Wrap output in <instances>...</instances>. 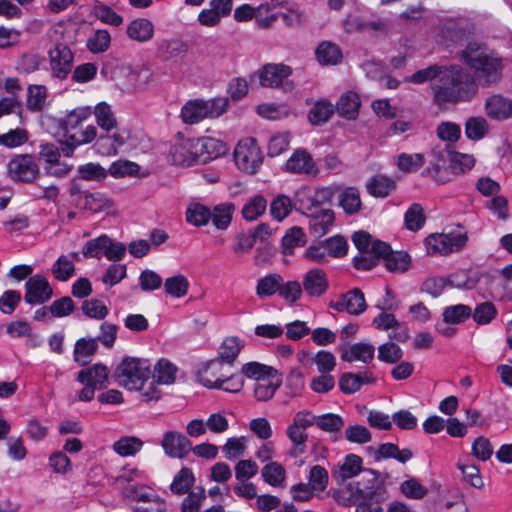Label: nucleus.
Listing matches in <instances>:
<instances>
[{"label": "nucleus", "mask_w": 512, "mask_h": 512, "mask_svg": "<svg viewBox=\"0 0 512 512\" xmlns=\"http://www.w3.org/2000/svg\"><path fill=\"white\" fill-rule=\"evenodd\" d=\"M158 49L166 59H175L184 56L187 53L188 46L181 40L170 39L162 40Z\"/></svg>", "instance_id": "nucleus-49"}, {"label": "nucleus", "mask_w": 512, "mask_h": 512, "mask_svg": "<svg viewBox=\"0 0 512 512\" xmlns=\"http://www.w3.org/2000/svg\"><path fill=\"white\" fill-rule=\"evenodd\" d=\"M261 474L265 482L271 486H279L284 481L286 473L281 464L271 462L262 468Z\"/></svg>", "instance_id": "nucleus-57"}, {"label": "nucleus", "mask_w": 512, "mask_h": 512, "mask_svg": "<svg viewBox=\"0 0 512 512\" xmlns=\"http://www.w3.org/2000/svg\"><path fill=\"white\" fill-rule=\"evenodd\" d=\"M154 25L145 18H138L130 22L127 27V35L137 42H147L152 39Z\"/></svg>", "instance_id": "nucleus-26"}, {"label": "nucleus", "mask_w": 512, "mask_h": 512, "mask_svg": "<svg viewBox=\"0 0 512 512\" xmlns=\"http://www.w3.org/2000/svg\"><path fill=\"white\" fill-rule=\"evenodd\" d=\"M26 293L24 296L28 304H43L47 302L53 294V290L44 276L34 275L29 277L25 283Z\"/></svg>", "instance_id": "nucleus-12"}, {"label": "nucleus", "mask_w": 512, "mask_h": 512, "mask_svg": "<svg viewBox=\"0 0 512 512\" xmlns=\"http://www.w3.org/2000/svg\"><path fill=\"white\" fill-rule=\"evenodd\" d=\"M240 375L259 382L266 378H275L277 370L259 362H249L242 366Z\"/></svg>", "instance_id": "nucleus-33"}, {"label": "nucleus", "mask_w": 512, "mask_h": 512, "mask_svg": "<svg viewBox=\"0 0 512 512\" xmlns=\"http://www.w3.org/2000/svg\"><path fill=\"white\" fill-rule=\"evenodd\" d=\"M220 367L221 362L219 360H211L207 364V367L203 371L199 372L200 382L207 388L222 389L231 393L239 392L244 385L243 376L236 374L225 378L217 377L213 379V377H215V373L218 372Z\"/></svg>", "instance_id": "nucleus-7"}, {"label": "nucleus", "mask_w": 512, "mask_h": 512, "mask_svg": "<svg viewBox=\"0 0 512 512\" xmlns=\"http://www.w3.org/2000/svg\"><path fill=\"white\" fill-rule=\"evenodd\" d=\"M195 477L190 468L183 467L175 476L170 485V490L177 495L190 492L194 485Z\"/></svg>", "instance_id": "nucleus-38"}, {"label": "nucleus", "mask_w": 512, "mask_h": 512, "mask_svg": "<svg viewBox=\"0 0 512 512\" xmlns=\"http://www.w3.org/2000/svg\"><path fill=\"white\" fill-rule=\"evenodd\" d=\"M288 171L297 174L316 175L318 169L311 155L305 150H297L286 162Z\"/></svg>", "instance_id": "nucleus-21"}, {"label": "nucleus", "mask_w": 512, "mask_h": 512, "mask_svg": "<svg viewBox=\"0 0 512 512\" xmlns=\"http://www.w3.org/2000/svg\"><path fill=\"white\" fill-rule=\"evenodd\" d=\"M211 217L212 213L210 209L200 203L190 204L186 211L187 222L196 227L206 225Z\"/></svg>", "instance_id": "nucleus-41"}, {"label": "nucleus", "mask_w": 512, "mask_h": 512, "mask_svg": "<svg viewBox=\"0 0 512 512\" xmlns=\"http://www.w3.org/2000/svg\"><path fill=\"white\" fill-rule=\"evenodd\" d=\"M263 159L262 151L254 138L240 140L234 149L236 166L247 174H256L263 163Z\"/></svg>", "instance_id": "nucleus-6"}, {"label": "nucleus", "mask_w": 512, "mask_h": 512, "mask_svg": "<svg viewBox=\"0 0 512 512\" xmlns=\"http://www.w3.org/2000/svg\"><path fill=\"white\" fill-rule=\"evenodd\" d=\"M316 57L322 65H337L341 62L343 56L337 44L324 41L318 45Z\"/></svg>", "instance_id": "nucleus-28"}, {"label": "nucleus", "mask_w": 512, "mask_h": 512, "mask_svg": "<svg viewBox=\"0 0 512 512\" xmlns=\"http://www.w3.org/2000/svg\"><path fill=\"white\" fill-rule=\"evenodd\" d=\"M191 446V441L180 432L168 431L163 436L162 447L170 457H185L191 451Z\"/></svg>", "instance_id": "nucleus-16"}, {"label": "nucleus", "mask_w": 512, "mask_h": 512, "mask_svg": "<svg viewBox=\"0 0 512 512\" xmlns=\"http://www.w3.org/2000/svg\"><path fill=\"white\" fill-rule=\"evenodd\" d=\"M273 379L274 378H266L256 384L254 395L258 401H268L274 396L275 392L280 387L281 380L277 379L273 381Z\"/></svg>", "instance_id": "nucleus-56"}, {"label": "nucleus", "mask_w": 512, "mask_h": 512, "mask_svg": "<svg viewBox=\"0 0 512 512\" xmlns=\"http://www.w3.org/2000/svg\"><path fill=\"white\" fill-rule=\"evenodd\" d=\"M402 357V349L394 342H387L378 347V359L380 361L393 364Z\"/></svg>", "instance_id": "nucleus-61"}, {"label": "nucleus", "mask_w": 512, "mask_h": 512, "mask_svg": "<svg viewBox=\"0 0 512 512\" xmlns=\"http://www.w3.org/2000/svg\"><path fill=\"white\" fill-rule=\"evenodd\" d=\"M267 208V201L263 196L257 195L250 198L242 208V216L247 221L258 219Z\"/></svg>", "instance_id": "nucleus-43"}, {"label": "nucleus", "mask_w": 512, "mask_h": 512, "mask_svg": "<svg viewBox=\"0 0 512 512\" xmlns=\"http://www.w3.org/2000/svg\"><path fill=\"white\" fill-rule=\"evenodd\" d=\"M360 107L359 96L354 92L343 94L336 104L337 113L346 119H355Z\"/></svg>", "instance_id": "nucleus-27"}, {"label": "nucleus", "mask_w": 512, "mask_h": 512, "mask_svg": "<svg viewBox=\"0 0 512 512\" xmlns=\"http://www.w3.org/2000/svg\"><path fill=\"white\" fill-rule=\"evenodd\" d=\"M98 349L97 339L81 338L77 340L74 348V360L81 365H87L90 362L91 357L95 354Z\"/></svg>", "instance_id": "nucleus-34"}, {"label": "nucleus", "mask_w": 512, "mask_h": 512, "mask_svg": "<svg viewBox=\"0 0 512 512\" xmlns=\"http://www.w3.org/2000/svg\"><path fill=\"white\" fill-rule=\"evenodd\" d=\"M287 437L293 443L291 455L298 456L306 451L307 432L296 425L290 424L286 431Z\"/></svg>", "instance_id": "nucleus-45"}, {"label": "nucleus", "mask_w": 512, "mask_h": 512, "mask_svg": "<svg viewBox=\"0 0 512 512\" xmlns=\"http://www.w3.org/2000/svg\"><path fill=\"white\" fill-rule=\"evenodd\" d=\"M389 251V245L382 241H374L370 250H364L353 258L357 270H370L377 266L383 255Z\"/></svg>", "instance_id": "nucleus-15"}, {"label": "nucleus", "mask_w": 512, "mask_h": 512, "mask_svg": "<svg viewBox=\"0 0 512 512\" xmlns=\"http://www.w3.org/2000/svg\"><path fill=\"white\" fill-rule=\"evenodd\" d=\"M477 83L473 76L458 65L444 66L441 77L433 86L437 104L469 101L477 93Z\"/></svg>", "instance_id": "nucleus-1"}, {"label": "nucleus", "mask_w": 512, "mask_h": 512, "mask_svg": "<svg viewBox=\"0 0 512 512\" xmlns=\"http://www.w3.org/2000/svg\"><path fill=\"white\" fill-rule=\"evenodd\" d=\"M164 287L167 294L180 298L187 294L189 283L185 276L176 275L167 278Z\"/></svg>", "instance_id": "nucleus-59"}, {"label": "nucleus", "mask_w": 512, "mask_h": 512, "mask_svg": "<svg viewBox=\"0 0 512 512\" xmlns=\"http://www.w3.org/2000/svg\"><path fill=\"white\" fill-rule=\"evenodd\" d=\"M308 217L310 232L315 237L326 234L334 221V213L329 208L309 211Z\"/></svg>", "instance_id": "nucleus-20"}, {"label": "nucleus", "mask_w": 512, "mask_h": 512, "mask_svg": "<svg viewBox=\"0 0 512 512\" xmlns=\"http://www.w3.org/2000/svg\"><path fill=\"white\" fill-rule=\"evenodd\" d=\"M234 204L223 203L214 207L212 213V220L215 227L219 230H225L231 223L232 215L234 212Z\"/></svg>", "instance_id": "nucleus-42"}, {"label": "nucleus", "mask_w": 512, "mask_h": 512, "mask_svg": "<svg viewBox=\"0 0 512 512\" xmlns=\"http://www.w3.org/2000/svg\"><path fill=\"white\" fill-rule=\"evenodd\" d=\"M462 58L474 70L475 82L482 86H490L500 81L502 61L490 53L486 47L475 42L469 43L462 51Z\"/></svg>", "instance_id": "nucleus-2"}, {"label": "nucleus", "mask_w": 512, "mask_h": 512, "mask_svg": "<svg viewBox=\"0 0 512 512\" xmlns=\"http://www.w3.org/2000/svg\"><path fill=\"white\" fill-rule=\"evenodd\" d=\"M77 380L80 383H89L99 390L104 389L108 385V369L105 365L95 364L79 371Z\"/></svg>", "instance_id": "nucleus-22"}, {"label": "nucleus", "mask_w": 512, "mask_h": 512, "mask_svg": "<svg viewBox=\"0 0 512 512\" xmlns=\"http://www.w3.org/2000/svg\"><path fill=\"white\" fill-rule=\"evenodd\" d=\"M362 458L355 454H349L344 462L335 467L332 471V477L338 484L343 483L349 478L356 476L361 471Z\"/></svg>", "instance_id": "nucleus-24"}, {"label": "nucleus", "mask_w": 512, "mask_h": 512, "mask_svg": "<svg viewBox=\"0 0 512 512\" xmlns=\"http://www.w3.org/2000/svg\"><path fill=\"white\" fill-rule=\"evenodd\" d=\"M95 115L97 125L106 132H110L117 126L116 117L111 109V106L106 102L97 104L92 110Z\"/></svg>", "instance_id": "nucleus-31"}, {"label": "nucleus", "mask_w": 512, "mask_h": 512, "mask_svg": "<svg viewBox=\"0 0 512 512\" xmlns=\"http://www.w3.org/2000/svg\"><path fill=\"white\" fill-rule=\"evenodd\" d=\"M115 376L119 384L127 389H140L150 376V364L145 359L124 358L117 366Z\"/></svg>", "instance_id": "nucleus-4"}, {"label": "nucleus", "mask_w": 512, "mask_h": 512, "mask_svg": "<svg viewBox=\"0 0 512 512\" xmlns=\"http://www.w3.org/2000/svg\"><path fill=\"white\" fill-rule=\"evenodd\" d=\"M91 114V107H77L68 112L65 117L60 120V127L67 133L70 130L77 128L82 122L87 120Z\"/></svg>", "instance_id": "nucleus-32"}, {"label": "nucleus", "mask_w": 512, "mask_h": 512, "mask_svg": "<svg viewBox=\"0 0 512 512\" xmlns=\"http://www.w3.org/2000/svg\"><path fill=\"white\" fill-rule=\"evenodd\" d=\"M47 88L43 85H29L27 89V109L32 112H40L46 106Z\"/></svg>", "instance_id": "nucleus-35"}, {"label": "nucleus", "mask_w": 512, "mask_h": 512, "mask_svg": "<svg viewBox=\"0 0 512 512\" xmlns=\"http://www.w3.org/2000/svg\"><path fill=\"white\" fill-rule=\"evenodd\" d=\"M206 499V491L203 487H196L194 490L187 493V496L182 500L180 511L181 512H200L203 501Z\"/></svg>", "instance_id": "nucleus-46"}, {"label": "nucleus", "mask_w": 512, "mask_h": 512, "mask_svg": "<svg viewBox=\"0 0 512 512\" xmlns=\"http://www.w3.org/2000/svg\"><path fill=\"white\" fill-rule=\"evenodd\" d=\"M305 243L306 238L302 228L294 226L282 238V252L285 255H292L294 248L302 247Z\"/></svg>", "instance_id": "nucleus-39"}, {"label": "nucleus", "mask_w": 512, "mask_h": 512, "mask_svg": "<svg viewBox=\"0 0 512 512\" xmlns=\"http://www.w3.org/2000/svg\"><path fill=\"white\" fill-rule=\"evenodd\" d=\"M127 137L119 131H114L112 134L106 132L100 134L95 142L97 151L105 156L116 155L119 147H122L126 142Z\"/></svg>", "instance_id": "nucleus-23"}, {"label": "nucleus", "mask_w": 512, "mask_h": 512, "mask_svg": "<svg viewBox=\"0 0 512 512\" xmlns=\"http://www.w3.org/2000/svg\"><path fill=\"white\" fill-rule=\"evenodd\" d=\"M243 347V343L237 337L226 338L219 348L218 359L221 363H233Z\"/></svg>", "instance_id": "nucleus-44"}, {"label": "nucleus", "mask_w": 512, "mask_h": 512, "mask_svg": "<svg viewBox=\"0 0 512 512\" xmlns=\"http://www.w3.org/2000/svg\"><path fill=\"white\" fill-rule=\"evenodd\" d=\"M283 278L279 274H270L258 280L256 292L260 297L271 296L275 292H279L280 284Z\"/></svg>", "instance_id": "nucleus-55"}, {"label": "nucleus", "mask_w": 512, "mask_h": 512, "mask_svg": "<svg viewBox=\"0 0 512 512\" xmlns=\"http://www.w3.org/2000/svg\"><path fill=\"white\" fill-rule=\"evenodd\" d=\"M140 170V166L129 160H117L114 161L108 171V174H110L114 178H123L127 176H136Z\"/></svg>", "instance_id": "nucleus-53"}, {"label": "nucleus", "mask_w": 512, "mask_h": 512, "mask_svg": "<svg viewBox=\"0 0 512 512\" xmlns=\"http://www.w3.org/2000/svg\"><path fill=\"white\" fill-rule=\"evenodd\" d=\"M405 227L410 231L420 230L426 221L423 207L418 204H412L404 215Z\"/></svg>", "instance_id": "nucleus-47"}, {"label": "nucleus", "mask_w": 512, "mask_h": 512, "mask_svg": "<svg viewBox=\"0 0 512 512\" xmlns=\"http://www.w3.org/2000/svg\"><path fill=\"white\" fill-rule=\"evenodd\" d=\"M94 14L95 16L104 23L119 26L123 22L122 16L118 15L115 11H113L109 6L97 2L94 5Z\"/></svg>", "instance_id": "nucleus-63"}, {"label": "nucleus", "mask_w": 512, "mask_h": 512, "mask_svg": "<svg viewBox=\"0 0 512 512\" xmlns=\"http://www.w3.org/2000/svg\"><path fill=\"white\" fill-rule=\"evenodd\" d=\"M396 188L393 179L384 175H375L366 182L367 192L378 198L387 197Z\"/></svg>", "instance_id": "nucleus-25"}, {"label": "nucleus", "mask_w": 512, "mask_h": 512, "mask_svg": "<svg viewBox=\"0 0 512 512\" xmlns=\"http://www.w3.org/2000/svg\"><path fill=\"white\" fill-rule=\"evenodd\" d=\"M486 115L495 120H505L512 117V100L502 95H492L485 102Z\"/></svg>", "instance_id": "nucleus-19"}, {"label": "nucleus", "mask_w": 512, "mask_h": 512, "mask_svg": "<svg viewBox=\"0 0 512 512\" xmlns=\"http://www.w3.org/2000/svg\"><path fill=\"white\" fill-rule=\"evenodd\" d=\"M488 132V123L483 117H471L466 121L465 133L471 140H479Z\"/></svg>", "instance_id": "nucleus-58"}, {"label": "nucleus", "mask_w": 512, "mask_h": 512, "mask_svg": "<svg viewBox=\"0 0 512 512\" xmlns=\"http://www.w3.org/2000/svg\"><path fill=\"white\" fill-rule=\"evenodd\" d=\"M77 257V253H73L70 256L62 255L52 266V274L59 281H67L70 277L73 276L75 271V266L72 258Z\"/></svg>", "instance_id": "nucleus-40"}, {"label": "nucleus", "mask_w": 512, "mask_h": 512, "mask_svg": "<svg viewBox=\"0 0 512 512\" xmlns=\"http://www.w3.org/2000/svg\"><path fill=\"white\" fill-rule=\"evenodd\" d=\"M292 210V203L288 196L278 195L270 204V214L277 221L283 220Z\"/></svg>", "instance_id": "nucleus-60"}, {"label": "nucleus", "mask_w": 512, "mask_h": 512, "mask_svg": "<svg viewBox=\"0 0 512 512\" xmlns=\"http://www.w3.org/2000/svg\"><path fill=\"white\" fill-rule=\"evenodd\" d=\"M227 98H213L210 100L196 99L187 102L181 110V117L186 124H196L206 118H217L227 109Z\"/></svg>", "instance_id": "nucleus-3"}, {"label": "nucleus", "mask_w": 512, "mask_h": 512, "mask_svg": "<svg viewBox=\"0 0 512 512\" xmlns=\"http://www.w3.org/2000/svg\"><path fill=\"white\" fill-rule=\"evenodd\" d=\"M341 352V359L346 362L361 361L363 363H370L374 359L375 347L370 343H355L349 345L343 342L339 345Z\"/></svg>", "instance_id": "nucleus-17"}, {"label": "nucleus", "mask_w": 512, "mask_h": 512, "mask_svg": "<svg viewBox=\"0 0 512 512\" xmlns=\"http://www.w3.org/2000/svg\"><path fill=\"white\" fill-rule=\"evenodd\" d=\"M142 447V441L136 437H123L113 445L114 450L121 456L136 454Z\"/></svg>", "instance_id": "nucleus-62"}, {"label": "nucleus", "mask_w": 512, "mask_h": 512, "mask_svg": "<svg viewBox=\"0 0 512 512\" xmlns=\"http://www.w3.org/2000/svg\"><path fill=\"white\" fill-rule=\"evenodd\" d=\"M108 243H110V237L101 235L95 239L89 240L84 245L82 253L85 257L100 259L102 256H105Z\"/></svg>", "instance_id": "nucleus-54"}, {"label": "nucleus", "mask_w": 512, "mask_h": 512, "mask_svg": "<svg viewBox=\"0 0 512 512\" xmlns=\"http://www.w3.org/2000/svg\"><path fill=\"white\" fill-rule=\"evenodd\" d=\"M339 205L347 214H355L361 209L360 192L357 188L348 187L338 197Z\"/></svg>", "instance_id": "nucleus-36"}, {"label": "nucleus", "mask_w": 512, "mask_h": 512, "mask_svg": "<svg viewBox=\"0 0 512 512\" xmlns=\"http://www.w3.org/2000/svg\"><path fill=\"white\" fill-rule=\"evenodd\" d=\"M335 108L328 100L317 101L308 113L312 125L320 126L326 123L334 114Z\"/></svg>", "instance_id": "nucleus-29"}, {"label": "nucleus", "mask_w": 512, "mask_h": 512, "mask_svg": "<svg viewBox=\"0 0 512 512\" xmlns=\"http://www.w3.org/2000/svg\"><path fill=\"white\" fill-rule=\"evenodd\" d=\"M472 314V309L468 305H452L444 309L443 322L445 324H458L465 321Z\"/></svg>", "instance_id": "nucleus-52"}, {"label": "nucleus", "mask_w": 512, "mask_h": 512, "mask_svg": "<svg viewBox=\"0 0 512 512\" xmlns=\"http://www.w3.org/2000/svg\"><path fill=\"white\" fill-rule=\"evenodd\" d=\"M77 172L81 179L96 182L104 181L108 175L107 169L93 162L79 166Z\"/></svg>", "instance_id": "nucleus-50"}, {"label": "nucleus", "mask_w": 512, "mask_h": 512, "mask_svg": "<svg viewBox=\"0 0 512 512\" xmlns=\"http://www.w3.org/2000/svg\"><path fill=\"white\" fill-rule=\"evenodd\" d=\"M8 173L15 181L30 183L39 175V166L33 156L18 155L8 163Z\"/></svg>", "instance_id": "nucleus-10"}, {"label": "nucleus", "mask_w": 512, "mask_h": 512, "mask_svg": "<svg viewBox=\"0 0 512 512\" xmlns=\"http://www.w3.org/2000/svg\"><path fill=\"white\" fill-rule=\"evenodd\" d=\"M345 438L352 443L365 444L371 441V432L363 425H350L345 430Z\"/></svg>", "instance_id": "nucleus-64"}, {"label": "nucleus", "mask_w": 512, "mask_h": 512, "mask_svg": "<svg viewBox=\"0 0 512 512\" xmlns=\"http://www.w3.org/2000/svg\"><path fill=\"white\" fill-rule=\"evenodd\" d=\"M329 306L338 312L346 311L352 315H359L367 308L364 293L358 288L342 294L339 300L331 301Z\"/></svg>", "instance_id": "nucleus-13"}, {"label": "nucleus", "mask_w": 512, "mask_h": 512, "mask_svg": "<svg viewBox=\"0 0 512 512\" xmlns=\"http://www.w3.org/2000/svg\"><path fill=\"white\" fill-rule=\"evenodd\" d=\"M192 143L193 139H187L171 148L170 153L173 163L183 166H192L197 164L196 158L194 157V151L192 152V149L190 148Z\"/></svg>", "instance_id": "nucleus-30"}, {"label": "nucleus", "mask_w": 512, "mask_h": 512, "mask_svg": "<svg viewBox=\"0 0 512 512\" xmlns=\"http://www.w3.org/2000/svg\"><path fill=\"white\" fill-rule=\"evenodd\" d=\"M50 71L53 77L65 79L72 71L73 53L64 43H56L49 52Z\"/></svg>", "instance_id": "nucleus-8"}, {"label": "nucleus", "mask_w": 512, "mask_h": 512, "mask_svg": "<svg viewBox=\"0 0 512 512\" xmlns=\"http://www.w3.org/2000/svg\"><path fill=\"white\" fill-rule=\"evenodd\" d=\"M292 69L284 64H266L259 70L261 86L277 88L291 75Z\"/></svg>", "instance_id": "nucleus-14"}, {"label": "nucleus", "mask_w": 512, "mask_h": 512, "mask_svg": "<svg viewBox=\"0 0 512 512\" xmlns=\"http://www.w3.org/2000/svg\"><path fill=\"white\" fill-rule=\"evenodd\" d=\"M382 258L385 260L386 267L391 272L403 273L406 272L410 266V256L406 252L396 251L393 252L389 246V251Z\"/></svg>", "instance_id": "nucleus-37"}, {"label": "nucleus", "mask_w": 512, "mask_h": 512, "mask_svg": "<svg viewBox=\"0 0 512 512\" xmlns=\"http://www.w3.org/2000/svg\"><path fill=\"white\" fill-rule=\"evenodd\" d=\"M83 206L85 209H88L93 213H98L109 210L112 207V202L102 193L88 192L84 194Z\"/></svg>", "instance_id": "nucleus-51"}, {"label": "nucleus", "mask_w": 512, "mask_h": 512, "mask_svg": "<svg viewBox=\"0 0 512 512\" xmlns=\"http://www.w3.org/2000/svg\"><path fill=\"white\" fill-rule=\"evenodd\" d=\"M348 491L350 492L348 501L351 504L372 502L376 497L384 494V488L373 470H364L359 480L348 485Z\"/></svg>", "instance_id": "nucleus-5"}, {"label": "nucleus", "mask_w": 512, "mask_h": 512, "mask_svg": "<svg viewBox=\"0 0 512 512\" xmlns=\"http://www.w3.org/2000/svg\"><path fill=\"white\" fill-rule=\"evenodd\" d=\"M466 237L452 234H431L425 239L428 254L447 255L464 246Z\"/></svg>", "instance_id": "nucleus-11"}, {"label": "nucleus", "mask_w": 512, "mask_h": 512, "mask_svg": "<svg viewBox=\"0 0 512 512\" xmlns=\"http://www.w3.org/2000/svg\"><path fill=\"white\" fill-rule=\"evenodd\" d=\"M326 273L318 268L309 270L303 277V290L310 297H320L328 289Z\"/></svg>", "instance_id": "nucleus-18"}, {"label": "nucleus", "mask_w": 512, "mask_h": 512, "mask_svg": "<svg viewBox=\"0 0 512 512\" xmlns=\"http://www.w3.org/2000/svg\"><path fill=\"white\" fill-rule=\"evenodd\" d=\"M190 148L192 151L194 150L196 163L199 164H206L209 161L224 155L228 150L223 141L212 137L193 139V143L190 145Z\"/></svg>", "instance_id": "nucleus-9"}, {"label": "nucleus", "mask_w": 512, "mask_h": 512, "mask_svg": "<svg viewBox=\"0 0 512 512\" xmlns=\"http://www.w3.org/2000/svg\"><path fill=\"white\" fill-rule=\"evenodd\" d=\"M177 367L166 359H160L155 366L153 378L158 384H172Z\"/></svg>", "instance_id": "nucleus-48"}]
</instances>
